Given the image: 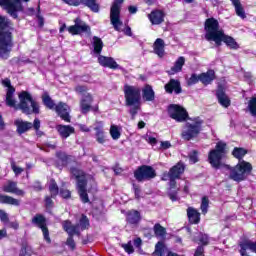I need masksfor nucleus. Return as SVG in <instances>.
Listing matches in <instances>:
<instances>
[{
    "label": "nucleus",
    "mask_w": 256,
    "mask_h": 256,
    "mask_svg": "<svg viewBox=\"0 0 256 256\" xmlns=\"http://www.w3.org/2000/svg\"><path fill=\"white\" fill-rule=\"evenodd\" d=\"M2 85L7 88L6 105H8V107L20 109V111L26 115H31V113L39 115V103L33 100L31 93L27 91L20 92L18 95L20 102L17 104V100L15 99V88L11 85V80L7 78L2 80Z\"/></svg>",
    "instance_id": "f257e3e1"
},
{
    "label": "nucleus",
    "mask_w": 256,
    "mask_h": 256,
    "mask_svg": "<svg viewBox=\"0 0 256 256\" xmlns=\"http://www.w3.org/2000/svg\"><path fill=\"white\" fill-rule=\"evenodd\" d=\"M13 24L7 17L0 15V57L9 59L11 50L13 49Z\"/></svg>",
    "instance_id": "f03ea898"
},
{
    "label": "nucleus",
    "mask_w": 256,
    "mask_h": 256,
    "mask_svg": "<svg viewBox=\"0 0 256 256\" xmlns=\"http://www.w3.org/2000/svg\"><path fill=\"white\" fill-rule=\"evenodd\" d=\"M124 0H114L110 9V23L119 33H124L128 37H132L131 27L124 26L123 21H121V5H123Z\"/></svg>",
    "instance_id": "7ed1b4c3"
},
{
    "label": "nucleus",
    "mask_w": 256,
    "mask_h": 256,
    "mask_svg": "<svg viewBox=\"0 0 256 256\" xmlns=\"http://www.w3.org/2000/svg\"><path fill=\"white\" fill-rule=\"evenodd\" d=\"M229 174V179L235 181L236 183H241V181L247 180L253 171V165L245 160H239L238 164L234 167H227Z\"/></svg>",
    "instance_id": "20e7f679"
},
{
    "label": "nucleus",
    "mask_w": 256,
    "mask_h": 256,
    "mask_svg": "<svg viewBox=\"0 0 256 256\" xmlns=\"http://www.w3.org/2000/svg\"><path fill=\"white\" fill-rule=\"evenodd\" d=\"M124 97L126 105L132 107L130 109V115L135 117V114L139 111L141 107V89L137 86H124Z\"/></svg>",
    "instance_id": "39448f33"
},
{
    "label": "nucleus",
    "mask_w": 256,
    "mask_h": 256,
    "mask_svg": "<svg viewBox=\"0 0 256 256\" xmlns=\"http://www.w3.org/2000/svg\"><path fill=\"white\" fill-rule=\"evenodd\" d=\"M204 31L206 41H213L214 43H216L225 32L219 25V21L215 18L206 19Z\"/></svg>",
    "instance_id": "423d86ee"
},
{
    "label": "nucleus",
    "mask_w": 256,
    "mask_h": 256,
    "mask_svg": "<svg viewBox=\"0 0 256 256\" xmlns=\"http://www.w3.org/2000/svg\"><path fill=\"white\" fill-rule=\"evenodd\" d=\"M225 142H218L215 149H212L208 154V162L214 169H219L223 165V158L225 157Z\"/></svg>",
    "instance_id": "0eeeda50"
},
{
    "label": "nucleus",
    "mask_w": 256,
    "mask_h": 256,
    "mask_svg": "<svg viewBox=\"0 0 256 256\" xmlns=\"http://www.w3.org/2000/svg\"><path fill=\"white\" fill-rule=\"evenodd\" d=\"M201 125H203V120H201V118L189 119L182 131V139H185L186 141L195 139V137L201 133Z\"/></svg>",
    "instance_id": "6e6552de"
},
{
    "label": "nucleus",
    "mask_w": 256,
    "mask_h": 256,
    "mask_svg": "<svg viewBox=\"0 0 256 256\" xmlns=\"http://www.w3.org/2000/svg\"><path fill=\"white\" fill-rule=\"evenodd\" d=\"M72 175L77 179V190L83 203H89V196L87 195V176L85 173L77 168L71 169Z\"/></svg>",
    "instance_id": "1a4fd4ad"
},
{
    "label": "nucleus",
    "mask_w": 256,
    "mask_h": 256,
    "mask_svg": "<svg viewBox=\"0 0 256 256\" xmlns=\"http://www.w3.org/2000/svg\"><path fill=\"white\" fill-rule=\"evenodd\" d=\"M89 227V219L86 216L81 217L80 222L77 226H73L70 221H65L63 223V228L68 233V235H79L81 231H85Z\"/></svg>",
    "instance_id": "9d476101"
},
{
    "label": "nucleus",
    "mask_w": 256,
    "mask_h": 256,
    "mask_svg": "<svg viewBox=\"0 0 256 256\" xmlns=\"http://www.w3.org/2000/svg\"><path fill=\"white\" fill-rule=\"evenodd\" d=\"M185 171V165L181 162H179L177 165L171 168L169 173H164L162 176L163 181H169L170 185L173 187L175 185V179H179L181 175H183Z\"/></svg>",
    "instance_id": "9b49d317"
},
{
    "label": "nucleus",
    "mask_w": 256,
    "mask_h": 256,
    "mask_svg": "<svg viewBox=\"0 0 256 256\" xmlns=\"http://www.w3.org/2000/svg\"><path fill=\"white\" fill-rule=\"evenodd\" d=\"M0 6L4 7L13 19H17L18 11H23V6L19 0H0Z\"/></svg>",
    "instance_id": "f8f14e48"
},
{
    "label": "nucleus",
    "mask_w": 256,
    "mask_h": 256,
    "mask_svg": "<svg viewBox=\"0 0 256 256\" xmlns=\"http://www.w3.org/2000/svg\"><path fill=\"white\" fill-rule=\"evenodd\" d=\"M168 113L171 119H174L175 121H178L180 123L185 121V119H187L188 117L187 110L177 104L170 105L168 108Z\"/></svg>",
    "instance_id": "ddd939ff"
},
{
    "label": "nucleus",
    "mask_w": 256,
    "mask_h": 256,
    "mask_svg": "<svg viewBox=\"0 0 256 256\" xmlns=\"http://www.w3.org/2000/svg\"><path fill=\"white\" fill-rule=\"evenodd\" d=\"M74 25L67 28L70 35H81V33H91V28L80 18L74 20Z\"/></svg>",
    "instance_id": "4468645a"
},
{
    "label": "nucleus",
    "mask_w": 256,
    "mask_h": 256,
    "mask_svg": "<svg viewBox=\"0 0 256 256\" xmlns=\"http://www.w3.org/2000/svg\"><path fill=\"white\" fill-rule=\"evenodd\" d=\"M155 175V169L151 166H142L134 172L137 181H147V179H153Z\"/></svg>",
    "instance_id": "2eb2a0df"
},
{
    "label": "nucleus",
    "mask_w": 256,
    "mask_h": 256,
    "mask_svg": "<svg viewBox=\"0 0 256 256\" xmlns=\"http://www.w3.org/2000/svg\"><path fill=\"white\" fill-rule=\"evenodd\" d=\"M55 111L63 121H66V123L71 122V116H69V113H71V108L69 105L63 102H59L55 106Z\"/></svg>",
    "instance_id": "dca6fc26"
},
{
    "label": "nucleus",
    "mask_w": 256,
    "mask_h": 256,
    "mask_svg": "<svg viewBox=\"0 0 256 256\" xmlns=\"http://www.w3.org/2000/svg\"><path fill=\"white\" fill-rule=\"evenodd\" d=\"M32 223L42 229L44 239L47 241V243H51V238L49 237V230H47L46 223H45V217L41 215H36L32 219Z\"/></svg>",
    "instance_id": "f3484780"
},
{
    "label": "nucleus",
    "mask_w": 256,
    "mask_h": 256,
    "mask_svg": "<svg viewBox=\"0 0 256 256\" xmlns=\"http://www.w3.org/2000/svg\"><path fill=\"white\" fill-rule=\"evenodd\" d=\"M222 43H225V45H227L229 49H239V44L237 43V41H235L233 37L225 34V32L222 33L218 40L215 41V45L220 47Z\"/></svg>",
    "instance_id": "a211bd4d"
},
{
    "label": "nucleus",
    "mask_w": 256,
    "mask_h": 256,
    "mask_svg": "<svg viewBox=\"0 0 256 256\" xmlns=\"http://www.w3.org/2000/svg\"><path fill=\"white\" fill-rule=\"evenodd\" d=\"M98 63L102 67H108V69H121V66L119 64H117L115 59H113L111 57H105V56L99 55Z\"/></svg>",
    "instance_id": "6ab92c4d"
},
{
    "label": "nucleus",
    "mask_w": 256,
    "mask_h": 256,
    "mask_svg": "<svg viewBox=\"0 0 256 256\" xmlns=\"http://www.w3.org/2000/svg\"><path fill=\"white\" fill-rule=\"evenodd\" d=\"M3 191H5V193H13L14 195H17L18 197H23L25 195V191L17 188V182H13V181H8L3 186Z\"/></svg>",
    "instance_id": "aec40b11"
},
{
    "label": "nucleus",
    "mask_w": 256,
    "mask_h": 256,
    "mask_svg": "<svg viewBox=\"0 0 256 256\" xmlns=\"http://www.w3.org/2000/svg\"><path fill=\"white\" fill-rule=\"evenodd\" d=\"M152 25H161L165 21V13L161 10H154L148 15Z\"/></svg>",
    "instance_id": "412c9836"
},
{
    "label": "nucleus",
    "mask_w": 256,
    "mask_h": 256,
    "mask_svg": "<svg viewBox=\"0 0 256 256\" xmlns=\"http://www.w3.org/2000/svg\"><path fill=\"white\" fill-rule=\"evenodd\" d=\"M247 251H252V253H256V242L251 240H245L240 243V254L242 256H247Z\"/></svg>",
    "instance_id": "4be33fe9"
},
{
    "label": "nucleus",
    "mask_w": 256,
    "mask_h": 256,
    "mask_svg": "<svg viewBox=\"0 0 256 256\" xmlns=\"http://www.w3.org/2000/svg\"><path fill=\"white\" fill-rule=\"evenodd\" d=\"M14 125H16L19 135H23V133H27L29 129H33V123L21 119L15 120Z\"/></svg>",
    "instance_id": "5701e85b"
},
{
    "label": "nucleus",
    "mask_w": 256,
    "mask_h": 256,
    "mask_svg": "<svg viewBox=\"0 0 256 256\" xmlns=\"http://www.w3.org/2000/svg\"><path fill=\"white\" fill-rule=\"evenodd\" d=\"M164 88L166 93H173V91L176 95L181 93V83L179 80L171 79Z\"/></svg>",
    "instance_id": "b1692460"
},
{
    "label": "nucleus",
    "mask_w": 256,
    "mask_h": 256,
    "mask_svg": "<svg viewBox=\"0 0 256 256\" xmlns=\"http://www.w3.org/2000/svg\"><path fill=\"white\" fill-rule=\"evenodd\" d=\"M56 129L62 139H67L75 133V128L69 125H57Z\"/></svg>",
    "instance_id": "393cba45"
},
{
    "label": "nucleus",
    "mask_w": 256,
    "mask_h": 256,
    "mask_svg": "<svg viewBox=\"0 0 256 256\" xmlns=\"http://www.w3.org/2000/svg\"><path fill=\"white\" fill-rule=\"evenodd\" d=\"M153 50L158 57H165V41L161 38L155 40Z\"/></svg>",
    "instance_id": "a878e982"
},
{
    "label": "nucleus",
    "mask_w": 256,
    "mask_h": 256,
    "mask_svg": "<svg viewBox=\"0 0 256 256\" xmlns=\"http://www.w3.org/2000/svg\"><path fill=\"white\" fill-rule=\"evenodd\" d=\"M91 103H93V96L91 94L84 95L80 102L82 113H89L91 111Z\"/></svg>",
    "instance_id": "bb28decb"
},
{
    "label": "nucleus",
    "mask_w": 256,
    "mask_h": 256,
    "mask_svg": "<svg viewBox=\"0 0 256 256\" xmlns=\"http://www.w3.org/2000/svg\"><path fill=\"white\" fill-rule=\"evenodd\" d=\"M183 65H185V57L180 56L175 61L173 67H171L170 71H168L169 75H175L177 73H181V71H183Z\"/></svg>",
    "instance_id": "cd10ccee"
},
{
    "label": "nucleus",
    "mask_w": 256,
    "mask_h": 256,
    "mask_svg": "<svg viewBox=\"0 0 256 256\" xmlns=\"http://www.w3.org/2000/svg\"><path fill=\"white\" fill-rule=\"evenodd\" d=\"M237 17H240V19H247V14L245 13V8H243V4H241V1L239 0H230Z\"/></svg>",
    "instance_id": "c85d7f7f"
},
{
    "label": "nucleus",
    "mask_w": 256,
    "mask_h": 256,
    "mask_svg": "<svg viewBox=\"0 0 256 256\" xmlns=\"http://www.w3.org/2000/svg\"><path fill=\"white\" fill-rule=\"evenodd\" d=\"M187 215L190 223H194L195 225H197V223L201 221V214L199 213V211H197V209L193 207H189L187 209Z\"/></svg>",
    "instance_id": "c756f323"
},
{
    "label": "nucleus",
    "mask_w": 256,
    "mask_h": 256,
    "mask_svg": "<svg viewBox=\"0 0 256 256\" xmlns=\"http://www.w3.org/2000/svg\"><path fill=\"white\" fill-rule=\"evenodd\" d=\"M142 97L144 101H155V91H153V87L146 85L142 89Z\"/></svg>",
    "instance_id": "7c9ffc66"
},
{
    "label": "nucleus",
    "mask_w": 256,
    "mask_h": 256,
    "mask_svg": "<svg viewBox=\"0 0 256 256\" xmlns=\"http://www.w3.org/2000/svg\"><path fill=\"white\" fill-rule=\"evenodd\" d=\"M126 219L131 225H137L141 221V214L137 210H132L127 213Z\"/></svg>",
    "instance_id": "2f4dec72"
},
{
    "label": "nucleus",
    "mask_w": 256,
    "mask_h": 256,
    "mask_svg": "<svg viewBox=\"0 0 256 256\" xmlns=\"http://www.w3.org/2000/svg\"><path fill=\"white\" fill-rule=\"evenodd\" d=\"M215 79V71L208 70L206 73L200 74V81L203 85H209Z\"/></svg>",
    "instance_id": "473e14b6"
},
{
    "label": "nucleus",
    "mask_w": 256,
    "mask_h": 256,
    "mask_svg": "<svg viewBox=\"0 0 256 256\" xmlns=\"http://www.w3.org/2000/svg\"><path fill=\"white\" fill-rule=\"evenodd\" d=\"M0 203H4L6 205H14L15 207H19L21 205V201L7 195H0Z\"/></svg>",
    "instance_id": "72a5a7b5"
},
{
    "label": "nucleus",
    "mask_w": 256,
    "mask_h": 256,
    "mask_svg": "<svg viewBox=\"0 0 256 256\" xmlns=\"http://www.w3.org/2000/svg\"><path fill=\"white\" fill-rule=\"evenodd\" d=\"M217 98L222 107H229L231 105V100H229V97L223 91H217Z\"/></svg>",
    "instance_id": "f704fd0d"
},
{
    "label": "nucleus",
    "mask_w": 256,
    "mask_h": 256,
    "mask_svg": "<svg viewBox=\"0 0 256 256\" xmlns=\"http://www.w3.org/2000/svg\"><path fill=\"white\" fill-rule=\"evenodd\" d=\"M93 47H94V53H97V55H100L101 51H103V41L101 40V38L94 36Z\"/></svg>",
    "instance_id": "c9c22d12"
},
{
    "label": "nucleus",
    "mask_w": 256,
    "mask_h": 256,
    "mask_svg": "<svg viewBox=\"0 0 256 256\" xmlns=\"http://www.w3.org/2000/svg\"><path fill=\"white\" fill-rule=\"evenodd\" d=\"M83 5L89 7L93 13H99V4L97 0H82Z\"/></svg>",
    "instance_id": "e433bc0d"
},
{
    "label": "nucleus",
    "mask_w": 256,
    "mask_h": 256,
    "mask_svg": "<svg viewBox=\"0 0 256 256\" xmlns=\"http://www.w3.org/2000/svg\"><path fill=\"white\" fill-rule=\"evenodd\" d=\"M103 126L100 125V127H95V131H96V141L100 144L105 143L106 141V137H105V132H103Z\"/></svg>",
    "instance_id": "4c0bfd02"
},
{
    "label": "nucleus",
    "mask_w": 256,
    "mask_h": 256,
    "mask_svg": "<svg viewBox=\"0 0 256 256\" xmlns=\"http://www.w3.org/2000/svg\"><path fill=\"white\" fill-rule=\"evenodd\" d=\"M42 101L44 105L48 107V109H55V107H57V105H55V102H53V99H51V97L47 93L43 94Z\"/></svg>",
    "instance_id": "58836bf2"
},
{
    "label": "nucleus",
    "mask_w": 256,
    "mask_h": 256,
    "mask_svg": "<svg viewBox=\"0 0 256 256\" xmlns=\"http://www.w3.org/2000/svg\"><path fill=\"white\" fill-rule=\"evenodd\" d=\"M154 233L156 237L163 239L167 232L163 226H161L160 224H156L154 226Z\"/></svg>",
    "instance_id": "ea45409f"
},
{
    "label": "nucleus",
    "mask_w": 256,
    "mask_h": 256,
    "mask_svg": "<svg viewBox=\"0 0 256 256\" xmlns=\"http://www.w3.org/2000/svg\"><path fill=\"white\" fill-rule=\"evenodd\" d=\"M232 155L236 159L241 160L242 158H244L247 155V150H245L244 148H234Z\"/></svg>",
    "instance_id": "a19ab883"
},
{
    "label": "nucleus",
    "mask_w": 256,
    "mask_h": 256,
    "mask_svg": "<svg viewBox=\"0 0 256 256\" xmlns=\"http://www.w3.org/2000/svg\"><path fill=\"white\" fill-rule=\"evenodd\" d=\"M248 111L253 117H256V96L252 97L248 102Z\"/></svg>",
    "instance_id": "79ce46f5"
},
{
    "label": "nucleus",
    "mask_w": 256,
    "mask_h": 256,
    "mask_svg": "<svg viewBox=\"0 0 256 256\" xmlns=\"http://www.w3.org/2000/svg\"><path fill=\"white\" fill-rule=\"evenodd\" d=\"M163 253H165V244L163 242H158L155 245V251L153 252V256H163Z\"/></svg>",
    "instance_id": "37998d69"
},
{
    "label": "nucleus",
    "mask_w": 256,
    "mask_h": 256,
    "mask_svg": "<svg viewBox=\"0 0 256 256\" xmlns=\"http://www.w3.org/2000/svg\"><path fill=\"white\" fill-rule=\"evenodd\" d=\"M143 139H145V141L148 142L152 147H155L157 143V137L153 133H147L143 136Z\"/></svg>",
    "instance_id": "c03bdc74"
},
{
    "label": "nucleus",
    "mask_w": 256,
    "mask_h": 256,
    "mask_svg": "<svg viewBox=\"0 0 256 256\" xmlns=\"http://www.w3.org/2000/svg\"><path fill=\"white\" fill-rule=\"evenodd\" d=\"M49 191H50L52 197H56V195H59V187H57V183H55V180L50 181Z\"/></svg>",
    "instance_id": "a18cd8bd"
},
{
    "label": "nucleus",
    "mask_w": 256,
    "mask_h": 256,
    "mask_svg": "<svg viewBox=\"0 0 256 256\" xmlns=\"http://www.w3.org/2000/svg\"><path fill=\"white\" fill-rule=\"evenodd\" d=\"M110 135L114 140L119 139V137H121V132L119 131V127L112 125L110 128Z\"/></svg>",
    "instance_id": "49530a36"
},
{
    "label": "nucleus",
    "mask_w": 256,
    "mask_h": 256,
    "mask_svg": "<svg viewBox=\"0 0 256 256\" xmlns=\"http://www.w3.org/2000/svg\"><path fill=\"white\" fill-rule=\"evenodd\" d=\"M200 209H201L203 215H207V211L209 209V198H207V197L202 198Z\"/></svg>",
    "instance_id": "de8ad7c7"
},
{
    "label": "nucleus",
    "mask_w": 256,
    "mask_h": 256,
    "mask_svg": "<svg viewBox=\"0 0 256 256\" xmlns=\"http://www.w3.org/2000/svg\"><path fill=\"white\" fill-rule=\"evenodd\" d=\"M201 81V75L192 74L191 77L187 80L188 85H195Z\"/></svg>",
    "instance_id": "09e8293b"
},
{
    "label": "nucleus",
    "mask_w": 256,
    "mask_h": 256,
    "mask_svg": "<svg viewBox=\"0 0 256 256\" xmlns=\"http://www.w3.org/2000/svg\"><path fill=\"white\" fill-rule=\"evenodd\" d=\"M11 169L15 173V175H21L24 171L23 168H21L15 164V161L11 162Z\"/></svg>",
    "instance_id": "8fccbe9b"
},
{
    "label": "nucleus",
    "mask_w": 256,
    "mask_h": 256,
    "mask_svg": "<svg viewBox=\"0 0 256 256\" xmlns=\"http://www.w3.org/2000/svg\"><path fill=\"white\" fill-rule=\"evenodd\" d=\"M189 161L192 164L197 163V161H199V156L197 154V151H192L189 155Z\"/></svg>",
    "instance_id": "3c124183"
},
{
    "label": "nucleus",
    "mask_w": 256,
    "mask_h": 256,
    "mask_svg": "<svg viewBox=\"0 0 256 256\" xmlns=\"http://www.w3.org/2000/svg\"><path fill=\"white\" fill-rule=\"evenodd\" d=\"M122 247L129 255H131V253L135 251L133 249V244H131V242H128L127 244H122Z\"/></svg>",
    "instance_id": "603ef678"
},
{
    "label": "nucleus",
    "mask_w": 256,
    "mask_h": 256,
    "mask_svg": "<svg viewBox=\"0 0 256 256\" xmlns=\"http://www.w3.org/2000/svg\"><path fill=\"white\" fill-rule=\"evenodd\" d=\"M58 158L62 160L63 165H67V163H69V159H71V157L67 156V154L63 152L58 153Z\"/></svg>",
    "instance_id": "864d4df0"
},
{
    "label": "nucleus",
    "mask_w": 256,
    "mask_h": 256,
    "mask_svg": "<svg viewBox=\"0 0 256 256\" xmlns=\"http://www.w3.org/2000/svg\"><path fill=\"white\" fill-rule=\"evenodd\" d=\"M199 237V241L202 245H209V236H207V234H200Z\"/></svg>",
    "instance_id": "5fc2aeb1"
},
{
    "label": "nucleus",
    "mask_w": 256,
    "mask_h": 256,
    "mask_svg": "<svg viewBox=\"0 0 256 256\" xmlns=\"http://www.w3.org/2000/svg\"><path fill=\"white\" fill-rule=\"evenodd\" d=\"M66 245H68V247H70L72 250L75 249V240H73V235H69Z\"/></svg>",
    "instance_id": "6e6d98bb"
},
{
    "label": "nucleus",
    "mask_w": 256,
    "mask_h": 256,
    "mask_svg": "<svg viewBox=\"0 0 256 256\" xmlns=\"http://www.w3.org/2000/svg\"><path fill=\"white\" fill-rule=\"evenodd\" d=\"M32 127H34L35 131H38L39 133V129L41 128V121L38 118H35Z\"/></svg>",
    "instance_id": "4d7b16f0"
},
{
    "label": "nucleus",
    "mask_w": 256,
    "mask_h": 256,
    "mask_svg": "<svg viewBox=\"0 0 256 256\" xmlns=\"http://www.w3.org/2000/svg\"><path fill=\"white\" fill-rule=\"evenodd\" d=\"M171 147V142L169 141H162L160 142V148L159 149H170Z\"/></svg>",
    "instance_id": "13d9d810"
},
{
    "label": "nucleus",
    "mask_w": 256,
    "mask_h": 256,
    "mask_svg": "<svg viewBox=\"0 0 256 256\" xmlns=\"http://www.w3.org/2000/svg\"><path fill=\"white\" fill-rule=\"evenodd\" d=\"M64 3H67L68 5H73L74 7H77L81 1L80 0H63Z\"/></svg>",
    "instance_id": "bf43d9fd"
},
{
    "label": "nucleus",
    "mask_w": 256,
    "mask_h": 256,
    "mask_svg": "<svg viewBox=\"0 0 256 256\" xmlns=\"http://www.w3.org/2000/svg\"><path fill=\"white\" fill-rule=\"evenodd\" d=\"M0 219L4 223H7V221L9 220V218L7 217V213L3 210H0Z\"/></svg>",
    "instance_id": "052dcab7"
},
{
    "label": "nucleus",
    "mask_w": 256,
    "mask_h": 256,
    "mask_svg": "<svg viewBox=\"0 0 256 256\" xmlns=\"http://www.w3.org/2000/svg\"><path fill=\"white\" fill-rule=\"evenodd\" d=\"M60 195L64 199H68V197H71V192H69V190H61Z\"/></svg>",
    "instance_id": "680f3d73"
},
{
    "label": "nucleus",
    "mask_w": 256,
    "mask_h": 256,
    "mask_svg": "<svg viewBox=\"0 0 256 256\" xmlns=\"http://www.w3.org/2000/svg\"><path fill=\"white\" fill-rule=\"evenodd\" d=\"M204 251H205V249L203 248V246H199L196 249L194 256H203Z\"/></svg>",
    "instance_id": "e2e57ef3"
},
{
    "label": "nucleus",
    "mask_w": 256,
    "mask_h": 256,
    "mask_svg": "<svg viewBox=\"0 0 256 256\" xmlns=\"http://www.w3.org/2000/svg\"><path fill=\"white\" fill-rule=\"evenodd\" d=\"M76 93H85L87 91V88L85 86H77L75 88Z\"/></svg>",
    "instance_id": "0e129e2a"
},
{
    "label": "nucleus",
    "mask_w": 256,
    "mask_h": 256,
    "mask_svg": "<svg viewBox=\"0 0 256 256\" xmlns=\"http://www.w3.org/2000/svg\"><path fill=\"white\" fill-rule=\"evenodd\" d=\"M79 129H80V131H83L84 133H89V131H91V130L89 129V127H87V126H85V125H83V124H80V125H79Z\"/></svg>",
    "instance_id": "69168bd1"
},
{
    "label": "nucleus",
    "mask_w": 256,
    "mask_h": 256,
    "mask_svg": "<svg viewBox=\"0 0 256 256\" xmlns=\"http://www.w3.org/2000/svg\"><path fill=\"white\" fill-rule=\"evenodd\" d=\"M45 203H46V207H52L53 206V201L51 200L50 197H46Z\"/></svg>",
    "instance_id": "338daca9"
},
{
    "label": "nucleus",
    "mask_w": 256,
    "mask_h": 256,
    "mask_svg": "<svg viewBox=\"0 0 256 256\" xmlns=\"http://www.w3.org/2000/svg\"><path fill=\"white\" fill-rule=\"evenodd\" d=\"M30 249L29 248H24L21 250V255H26V256H30L31 252H29Z\"/></svg>",
    "instance_id": "774afa93"
}]
</instances>
